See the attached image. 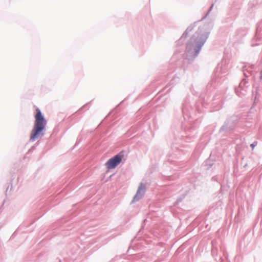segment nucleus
<instances>
[{"mask_svg": "<svg viewBox=\"0 0 262 262\" xmlns=\"http://www.w3.org/2000/svg\"><path fill=\"white\" fill-rule=\"evenodd\" d=\"M36 112L34 124L30 138L32 141H35L43 135V130L47 124V121L42 116L40 110L37 108Z\"/></svg>", "mask_w": 262, "mask_h": 262, "instance_id": "1", "label": "nucleus"}, {"mask_svg": "<svg viewBox=\"0 0 262 262\" xmlns=\"http://www.w3.org/2000/svg\"><path fill=\"white\" fill-rule=\"evenodd\" d=\"M122 156L120 155H117L112 158L110 159L105 164L107 169L114 168L121 161Z\"/></svg>", "mask_w": 262, "mask_h": 262, "instance_id": "2", "label": "nucleus"}, {"mask_svg": "<svg viewBox=\"0 0 262 262\" xmlns=\"http://www.w3.org/2000/svg\"><path fill=\"white\" fill-rule=\"evenodd\" d=\"M145 191V188L144 186L142 183H141L138 188L137 192L133 199V202H135L140 199L144 195Z\"/></svg>", "mask_w": 262, "mask_h": 262, "instance_id": "3", "label": "nucleus"}, {"mask_svg": "<svg viewBox=\"0 0 262 262\" xmlns=\"http://www.w3.org/2000/svg\"><path fill=\"white\" fill-rule=\"evenodd\" d=\"M255 145L254 143L251 144L250 146L253 149Z\"/></svg>", "mask_w": 262, "mask_h": 262, "instance_id": "4", "label": "nucleus"}]
</instances>
